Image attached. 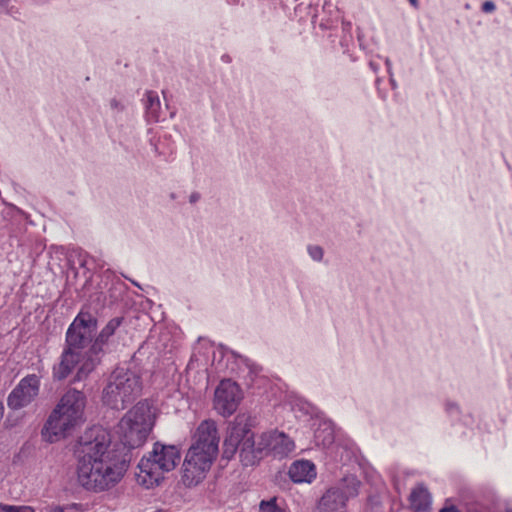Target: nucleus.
Returning <instances> with one entry per match:
<instances>
[{"label":"nucleus","instance_id":"72a5a7b5","mask_svg":"<svg viewBox=\"0 0 512 512\" xmlns=\"http://www.w3.org/2000/svg\"><path fill=\"white\" fill-rule=\"evenodd\" d=\"M3 413H4V407H3V403L0 401V420L3 417Z\"/></svg>","mask_w":512,"mask_h":512},{"label":"nucleus","instance_id":"20e7f679","mask_svg":"<svg viewBox=\"0 0 512 512\" xmlns=\"http://www.w3.org/2000/svg\"><path fill=\"white\" fill-rule=\"evenodd\" d=\"M86 395L75 388H69L61 396L48 416L41 435L43 440L55 443L68 437L84 422Z\"/></svg>","mask_w":512,"mask_h":512},{"label":"nucleus","instance_id":"bb28decb","mask_svg":"<svg viewBox=\"0 0 512 512\" xmlns=\"http://www.w3.org/2000/svg\"><path fill=\"white\" fill-rule=\"evenodd\" d=\"M200 194L198 192H193L190 196H189V202L194 204L196 203L197 201H199L200 199Z\"/></svg>","mask_w":512,"mask_h":512},{"label":"nucleus","instance_id":"9b49d317","mask_svg":"<svg viewBox=\"0 0 512 512\" xmlns=\"http://www.w3.org/2000/svg\"><path fill=\"white\" fill-rule=\"evenodd\" d=\"M40 378L30 374L22 378L7 398V405L12 410L28 406L39 394Z\"/></svg>","mask_w":512,"mask_h":512},{"label":"nucleus","instance_id":"dca6fc26","mask_svg":"<svg viewBox=\"0 0 512 512\" xmlns=\"http://www.w3.org/2000/svg\"><path fill=\"white\" fill-rule=\"evenodd\" d=\"M409 501L414 511L424 512L430 508L431 495L423 484H419L411 491Z\"/></svg>","mask_w":512,"mask_h":512},{"label":"nucleus","instance_id":"f257e3e1","mask_svg":"<svg viewBox=\"0 0 512 512\" xmlns=\"http://www.w3.org/2000/svg\"><path fill=\"white\" fill-rule=\"evenodd\" d=\"M110 434L93 426L79 438L75 448L76 480L85 491L101 493L115 487L124 477L128 461L110 450Z\"/></svg>","mask_w":512,"mask_h":512},{"label":"nucleus","instance_id":"423d86ee","mask_svg":"<svg viewBox=\"0 0 512 512\" xmlns=\"http://www.w3.org/2000/svg\"><path fill=\"white\" fill-rule=\"evenodd\" d=\"M180 458L181 454L177 446L156 442L153 450L138 464L137 482L146 488L158 485L163 479V474L173 470L180 462Z\"/></svg>","mask_w":512,"mask_h":512},{"label":"nucleus","instance_id":"f03ea898","mask_svg":"<svg viewBox=\"0 0 512 512\" xmlns=\"http://www.w3.org/2000/svg\"><path fill=\"white\" fill-rule=\"evenodd\" d=\"M294 448V441L277 430L263 432L256 439L249 419L242 415L237 416L228 429L223 442V457L230 460L239 452L241 463L253 466L269 454L278 458L286 457Z\"/></svg>","mask_w":512,"mask_h":512},{"label":"nucleus","instance_id":"cd10ccee","mask_svg":"<svg viewBox=\"0 0 512 512\" xmlns=\"http://www.w3.org/2000/svg\"><path fill=\"white\" fill-rule=\"evenodd\" d=\"M92 260L89 256L85 255L84 258L81 260L80 264L81 266L85 267L88 266L90 263L89 261Z\"/></svg>","mask_w":512,"mask_h":512},{"label":"nucleus","instance_id":"4be33fe9","mask_svg":"<svg viewBox=\"0 0 512 512\" xmlns=\"http://www.w3.org/2000/svg\"><path fill=\"white\" fill-rule=\"evenodd\" d=\"M63 509L65 512H83V507L80 503H70L63 505Z\"/></svg>","mask_w":512,"mask_h":512},{"label":"nucleus","instance_id":"f3484780","mask_svg":"<svg viewBox=\"0 0 512 512\" xmlns=\"http://www.w3.org/2000/svg\"><path fill=\"white\" fill-rule=\"evenodd\" d=\"M145 117L150 123L161 120V103L159 96L154 91H147L144 98Z\"/></svg>","mask_w":512,"mask_h":512},{"label":"nucleus","instance_id":"a878e982","mask_svg":"<svg viewBox=\"0 0 512 512\" xmlns=\"http://www.w3.org/2000/svg\"><path fill=\"white\" fill-rule=\"evenodd\" d=\"M41 512H65V510L63 509V506H61V505L51 504V505H47L46 507L41 509Z\"/></svg>","mask_w":512,"mask_h":512},{"label":"nucleus","instance_id":"1a4fd4ad","mask_svg":"<svg viewBox=\"0 0 512 512\" xmlns=\"http://www.w3.org/2000/svg\"><path fill=\"white\" fill-rule=\"evenodd\" d=\"M217 453L218 451L212 445L203 447L192 444L183 463V483L188 487L197 485L210 469Z\"/></svg>","mask_w":512,"mask_h":512},{"label":"nucleus","instance_id":"2f4dec72","mask_svg":"<svg viewBox=\"0 0 512 512\" xmlns=\"http://www.w3.org/2000/svg\"><path fill=\"white\" fill-rule=\"evenodd\" d=\"M385 64L387 66V70H388L389 74H392L391 73V61H390V59L386 58Z\"/></svg>","mask_w":512,"mask_h":512},{"label":"nucleus","instance_id":"c85d7f7f","mask_svg":"<svg viewBox=\"0 0 512 512\" xmlns=\"http://www.w3.org/2000/svg\"><path fill=\"white\" fill-rule=\"evenodd\" d=\"M440 512H459L455 506L445 507Z\"/></svg>","mask_w":512,"mask_h":512},{"label":"nucleus","instance_id":"39448f33","mask_svg":"<svg viewBox=\"0 0 512 512\" xmlns=\"http://www.w3.org/2000/svg\"><path fill=\"white\" fill-rule=\"evenodd\" d=\"M142 381L138 373L117 367L109 376L102 391V402L113 410H124L141 394Z\"/></svg>","mask_w":512,"mask_h":512},{"label":"nucleus","instance_id":"412c9836","mask_svg":"<svg viewBox=\"0 0 512 512\" xmlns=\"http://www.w3.org/2000/svg\"><path fill=\"white\" fill-rule=\"evenodd\" d=\"M0 511L1 512H35L34 508L31 506H15L0 503Z\"/></svg>","mask_w":512,"mask_h":512},{"label":"nucleus","instance_id":"7ed1b4c3","mask_svg":"<svg viewBox=\"0 0 512 512\" xmlns=\"http://www.w3.org/2000/svg\"><path fill=\"white\" fill-rule=\"evenodd\" d=\"M98 320L89 311L80 310L65 334V344L59 361L52 367L55 381L65 380L84 361L85 348L92 344Z\"/></svg>","mask_w":512,"mask_h":512},{"label":"nucleus","instance_id":"f8f14e48","mask_svg":"<svg viewBox=\"0 0 512 512\" xmlns=\"http://www.w3.org/2000/svg\"><path fill=\"white\" fill-rule=\"evenodd\" d=\"M240 400L239 386L229 379L222 380L214 393V409L224 417L230 416L237 410Z\"/></svg>","mask_w":512,"mask_h":512},{"label":"nucleus","instance_id":"a211bd4d","mask_svg":"<svg viewBox=\"0 0 512 512\" xmlns=\"http://www.w3.org/2000/svg\"><path fill=\"white\" fill-rule=\"evenodd\" d=\"M317 445L328 447L334 442V431L329 424L323 423L314 433Z\"/></svg>","mask_w":512,"mask_h":512},{"label":"nucleus","instance_id":"f704fd0d","mask_svg":"<svg viewBox=\"0 0 512 512\" xmlns=\"http://www.w3.org/2000/svg\"><path fill=\"white\" fill-rule=\"evenodd\" d=\"M222 59H223V60H228V59H229V56H226V57H225V56H222Z\"/></svg>","mask_w":512,"mask_h":512},{"label":"nucleus","instance_id":"6e6552de","mask_svg":"<svg viewBox=\"0 0 512 512\" xmlns=\"http://www.w3.org/2000/svg\"><path fill=\"white\" fill-rule=\"evenodd\" d=\"M123 322L122 317H115L108 321L102 330L94 336L92 344L88 347L84 354V361L79 366L77 373L74 377V382L86 379L96 367L101 363L103 355L106 353V348L110 343L111 337L115 334L116 330Z\"/></svg>","mask_w":512,"mask_h":512},{"label":"nucleus","instance_id":"c756f323","mask_svg":"<svg viewBox=\"0 0 512 512\" xmlns=\"http://www.w3.org/2000/svg\"><path fill=\"white\" fill-rule=\"evenodd\" d=\"M10 0H0V12L4 11Z\"/></svg>","mask_w":512,"mask_h":512},{"label":"nucleus","instance_id":"4c0bfd02","mask_svg":"<svg viewBox=\"0 0 512 512\" xmlns=\"http://www.w3.org/2000/svg\"><path fill=\"white\" fill-rule=\"evenodd\" d=\"M507 512H512V510H508Z\"/></svg>","mask_w":512,"mask_h":512},{"label":"nucleus","instance_id":"7c9ffc66","mask_svg":"<svg viewBox=\"0 0 512 512\" xmlns=\"http://www.w3.org/2000/svg\"><path fill=\"white\" fill-rule=\"evenodd\" d=\"M408 2L410 3V5L414 8H418L419 7V0H408Z\"/></svg>","mask_w":512,"mask_h":512},{"label":"nucleus","instance_id":"6ab92c4d","mask_svg":"<svg viewBox=\"0 0 512 512\" xmlns=\"http://www.w3.org/2000/svg\"><path fill=\"white\" fill-rule=\"evenodd\" d=\"M259 512H286V510L279 506L277 498L273 497L269 500H262L259 504Z\"/></svg>","mask_w":512,"mask_h":512},{"label":"nucleus","instance_id":"e433bc0d","mask_svg":"<svg viewBox=\"0 0 512 512\" xmlns=\"http://www.w3.org/2000/svg\"><path fill=\"white\" fill-rule=\"evenodd\" d=\"M222 59H223V60H228V59H229V56H226V57H225V56H222Z\"/></svg>","mask_w":512,"mask_h":512},{"label":"nucleus","instance_id":"4468645a","mask_svg":"<svg viewBox=\"0 0 512 512\" xmlns=\"http://www.w3.org/2000/svg\"><path fill=\"white\" fill-rule=\"evenodd\" d=\"M288 475L294 483H312L317 476L315 464L310 460H296L289 467Z\"/></svg>","mask_w":512,"mask_h":512},{"label":"nucleus","instance_id":"b1692460","mask_svg":"<svg viewBox=\"0 0 512 512\" xmlns=\"http://www.w3.org/2000/svg\"><path fill=\"white\" fill-rule=\"evenodd\" d=\"M495 9H496V5L491 0L485 1L481 7L482 12H484V13H492L495 11Z\"/></svg>","mask_w":512,"mask_h":512},{"label":"nucleus","instance_id":"c9c22d12","mask_svg":"<svg viewBox=\"0 0 512 512\" xmlns=\"http://www.w3.org/2000/svg\"><path fill=\"white\" fill-rule=\"evenodd\" d=\"M222 59H223V60H228V59H229V56H226V57H225V56H222Z\"/></svg>","mask_w":512,"mask_h":512},{"label":"nucleus","instance_id":"2eb2a0df","mask_svg":"<svg viewBox=\"0 0 512 512\" xmlns=\"http://www.w3.org/2000/svg\"><path fill=\"white\" fill-rule=\"evenodd\" d=\"M219 440L220 437L216 422L211 419H207L202 421L197 427L193 444H199V446L203 447L212 445L216 448V451H218Z\"/></svg>","mask_w":512,"mask_h":512},{"label":"nucleus","instance_id":"9d476101","mask_svg":"<svg viewBox=\"0 0 512 512\" xmlns=\"http://www.w3.org/2000/svg\"><path fill=\"white\" fill-rule=\"evenodd\" d=\"M361 482L354 475L344 476L336 485L328 488L318 502L319 512H345L347 502L359 494Z\"/></svg>","mask_w":512,"mask_h":512},{"label":"nucleus","instance_id":"5701e85b","mask_svg":"<svg viewBox=\"0 0 512 512\" xmlns=\"http://www.w3.org/2000/svg\"><path fill=\"white\" fill-rule=\"evenodd\" d=\"M445 410L450 415H458L460 413L458 405L454 402H447Z\"/></svg>","mask_w":512,"mask_h":512},{"label":"nucleus","instance_id":"aec40b11","mask_svg":"<svg viewBox=\"0 0 512 512\" xmlns=\"http://www.w3.org/2000/svg\"><path fill=\"white\" fill-rule=\"evenodd\" d=\"M307 252L312 260L316 262H321L323 260L324 250L319 245H308Z\"/></svg>","mask_w":512,"mask_h":512},{"label":"nucleus","instance_id":"0eeeda50","mask_svg":"<svg viewBox=\"0 0 512 512\" xmlns=\"http://www.w3.org/2000/svg\"><path fill=\"white\" fill-rule=\"evenodd\" d=\"M154 421L155 415L148 401L138 402L119 422L122 444L128 449L142 446L153 428Z\"/></svg>","mask_w":512,"mask_h":512},{"label":"nucleus","instance_id":"473e14b6","mask_svg":"<svg viewBox=\"0 0 512 512\" xmlns=\"http://www.w3.org/2000/svg\"><path fill=\"white\" fill-rule=\"evenodd\" d=\"M390 83L393 89L397 87L395 80L392 78V74H390Z\"/></svg>","mask_w":512,"mask_h":512},{"label":"nucleus","instance_id":"ddd939ff","mask_svg":"<svg viewBox=\"0 0 512 512\" xmlns=\"http://www.w3.org/2000/svg\"><path fill=\"white\" fill-rule=\"evenodd\" d=\"M244 361L242 356L224 345L213 350L211 366L217 373L233 374L239 369V362Z\"/></svg>","mask_w":512,"mask_h":512},{"label":"nucleus","instance_id":"393cba45","mask_svg":"<svg viewBox=\"0 0 512 512\" xmlns=\"http://www.w3.org/2000/svg\"><path fill=\"white\" fill-rule=\"evenodd\" d=\"M110 108L116 112H122L124 110V105L121 101L116 98L110 100Z\"/></svg>","mask_w":512,"mask_h":512}]
</instances>
